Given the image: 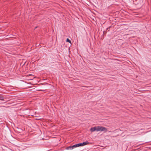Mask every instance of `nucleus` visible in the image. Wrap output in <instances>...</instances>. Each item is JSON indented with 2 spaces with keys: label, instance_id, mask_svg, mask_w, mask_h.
Instances as JSON below:
<instances>
[{
  "label": "nucleus",
  "instance_id": "7ed1b4c3",
  "mask_svg": "<svg viewBox=\"0 0 151 151\" xmlns=\"http://www.w3.org/2000/svg\"><path fill=\"white\" fill-rule=\"evenodd\" d=\"M73 149V148L72 147V146H69L68 147H67L66 149L67 150H72Z\"/></svg>",
  "mask_w": 151,
  "mask_h": 151
},
{
  "label": "nucleus",
  "instance_id": "f257e3e1",
  "mask_svg": "<svg viewBox=\"0 0 151 151\" xmlns=\"http://www.w3.org/2000/svg\"><path fill=\"white\" fill-rule=\"evenodd\" d=\"M90 131L91 132H93L95 131H104L106 132L107 131V129L106 128L102 126H98L92 127L90 129Z\"/></svg>",
  "mask_w": 151,
  "mask_h": 151
},
{
  "label": "nucleus",
  "instance_id": "39448f33",
  "mask_svg": "<svg viewBox=\"0 0 151 151\" xmlns=\"http://www.w3.org/2000/svg\"><path fill=\"white\" fill-rule=\"evenodd\" d=\"M66 41L67 42H69L70 43H71V41L68 38H67L66 40Z\"/></svg>",
  "mask_w": 151,
  "mask_h": 151
},
{
  "label": "nucleus",
  "instance_id": "20e7f679",
  "mask_svg": "<svg viewBox=\"0 0 151 151\" xmlns=\"http://www.w3.org/2000/svg\"><path fill=\"white\" fill-rule=\"evenodd\" d=\"M72 147H73V148H76V147H78V144L74 145L72 146Z\"/></svg>",
  "mask_w": 151,
  "mask_h": 151
},
{
  "label": "nucleus",
  "instance_id": "f03ea898",
  "mask_svg": "<svg viewBox=\"0 0 151 151\" xmlns=\"http://www.w3.org/2000/svg\"><path fill=\"white\" fill-rule=\"evenodd\" d=\"M90 143L88 142H84L82 143L78 144V147L82 146L87 145L89 144Z\"/></svg>",
  "mask_w": 151,
  "mask_h": 151
}]
</instances>
